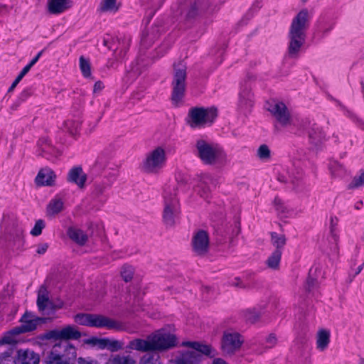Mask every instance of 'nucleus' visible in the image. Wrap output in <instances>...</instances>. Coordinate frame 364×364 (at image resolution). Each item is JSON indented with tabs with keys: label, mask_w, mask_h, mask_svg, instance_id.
<instances>
[{
	"label": "nucleus",
	"mask_w": 364,
	"mask_h": 364,
	"mask_svg": "<svg viewBox=\"0 0 364 364\" xmlns=\"http://www.w3.org/2000/svg\"><path fill=\"white\" fill-rule=\"evenodd\" d=\"M308 134L311 142L316 145L321 142L324 138V134L321 128L316 124L310 125V122H308Z\"/></svg>",
	"instance_id": "28"
},
{
	"label": "nucleus",
	"mask_w": 364,
	"mask_h": 364,
	"mask_svg": "<svg viewBox=\"0 0 364 364\" xmlns=\"http://www.w3.org/2000/svg\"><path fill=\"white\" fill-rule=\"evenodd\" d=\"M80 333L72 326H68L61 329L50 331L48 333V338L58 339H77L80 337Z\"/></svg>",
	"instance_id": "17"
},
{
	"label": "nucleus",
	"mask_w": 364,
	"mask_h": 364,
	"mask_svg": "<svg viewBox=\"0 0 364 364\" xmlns=\"http://www.w3.org/2000/svg\"><path fill=\"white\" fill-rule=\"evenodd\" d=\"M267 110L274 117L277 123L282 127H287L291 124V114L284 103L273 101L268 104Z\"/></svg>",
	"instance_id": "10"
},
{
	"label": "nucleus",
	"mask_w": 364,
	"mask_h": 364,
	"mask_svg": "<svg viewBox=\"0 0 364 364\" xmlns=\"http://www.w3.org/2000/svg\"><path fill=\"white\" fill-rule=\"evenodd\" d=\"M271 241L272 245L276 247L275 250H282L286 244V237L284 235H279L277 232H272Z\"/></svg>",
	"instance_id": "38"
},
{
	"label": "nucleus",
	"mask_w": 364,
	"mask_h": 364,
	"mask_svg": "<svg viewBox=\"0 0 364 364\" xmlns=\"http://www.w3.org/2000/svg\"><path fill=\"white\" fill-rule=\"evenodd\" d=\"M46 227L45 221L42 219L36 220L34 227L31 230L30 233L33 236H39L42 233L43 229Z\"/></svg>",
	"instance_id": "43"
},
{
	"label": "nucleus",
	"mask_w": 364,
	"mask_h": 364,
	"mask_svg": "<svg viewBox=\"0 0 364 364\" xmlns=\"http://www.w3.org/2000/svg\"><path fill=\"white\" fill-rule=\"evenodd\" d=\"M239 105L245 111L249 110L253 105V95L248 88L242 90L239 95Z\"/></svg>",
	"instance_id": "26"
},
{
	"label": "nucleus",
	"mask_w": 364,
	"mask_h": 364,
	"mask_svg": "<svg viewBox=\"0 0 364 364\" xmlns=\"http://www.w3.org/2000/svg\"><path fill=\"white\" fill-rule=\"evenodd\" d=\"M218 116L215 107H192L189 109L186 123L193 129H200L211 125Z\"/></svg>",
	"instance_id": "7"
},
{
	"label": "nucleus",
	"mask_w": 364,
	"mask_h": 364,
	"mask_svg": "<svg viewBox=\"0 0 364 364\" xmlns=\"http://www.w3.org/2000/svg\"><path fill=\"white\" fill-rule=\"evenodd\" d=\"M336 20L332 14L325 13L321 14L315 24V36L319 38L327 36L333 29Z\"/></svg>",
	"instance_id": "13"
},
{
	"label": "nucleus",
	"mask_w": 364,
	"mask_h": 364,
	"mask_svg": "<svg viewBox=\"0 0 364 364\" xmlns=\"http://www.w3.org/2000/svg\"><path fill=\"white\" fill-rule=\"evenodd\" d=\"M213 13L210 0H195L189 6L186 17L189 19L208 16Z\"/></svg>",
	"instance_id": "12"
},
{
	"label": "nucleus",
	"mask_w": 364,
	"mask_h": 364,
	"mask_svg": "<svg viewBox=\"0 0 364 364\" xmlns=\"http://www.w3.org/2000/svg\"><path fill=\"white\" fill-rule=\"evenodd\" d=\"M28 72L29 71L27 70V68H23L22 70L20 72V73L18 75L15 80L11 84V87L9 89V92H11Z\"/></svg>",
	"instance_id": "48"
},
{
	"label": "nucleus",
	"mask_w": 364,
	"mask_h": 364,
	"mask_svg": "<svg viewBox=\"0 0 364 364\" xmlns=\"http://www.w3.org/2000/svg\"><path fill=\"white\" fill-rule=\"evenodd\" d=\"M213 364H228L224 360L217 358L213 360Z\"/></svg>",
	"instance_id": "64"
},
{
	"label": "nucleus",
	"mask_w": 364,
	"mask_h": 364,
	"mask_svg": "<svg viewBox=\"0 0 364 364\" xmlns=\"http://www.w3.org/2000/svg\"><path fill=\"white\" fill-rule=\"evenodd\" d=\"M64 128L71 135H75L80 131V122L78 120L68 119L64 123Z\"/></svg>",
	"instance_id": "37"
},
{
	"label": "nucleus",
	"mask_w": 364,
	"mask_h": 364,
	"mask_svg": "<svg viewBox=\"0 0 364 364\" xmlns=\"http://www.w3.org/2000/svg\"><path fill=\"white\" fill-rule=\"evenodd\" d=\"M38 146L41 148L43 151H48L47 147L49 146V140L47 138H41L38 142Z\"/></svg>",
	"instance_id": "53"
},
{
	"label": "nucleus",
	"mask_w": 364,
	"mask_h": 364,
	"mask_svg": "<svg viewBox=\"0 0 364 364\" xmlns=\"http://www.w3.org/2000/svg\"><path fill=\"white\" fill-rule=\"evenodd\" d=\"M215 186L212 176L208 173L201 174L195 187V191L201 197L207 199L210 195L211 187Z\"/></svg>",
	"instance_id": "18"
},
{
	"label": "nucleus",
	"mask_w": 364,
	"mask_h": 364,
	"mask_svg": "<svg viewBox=\"0 0 364 364\" xmlns=\"http://www.w3.org/2000/svg\"><path fill=\"white\" fill-rule=\"evenodd\" d=\"M177 191L175 183L166 185L164 189L163 220L166 226L174 225L180 216L181 208Z\"/></svg>",
	"instance_id": "4"
},
{
	"label": "nucleus",
	"mask_w": 364,
	"mask_h": 364,
	"mask_svg": "<svg viewBox=\"0 0 364 364\" xmlns=\"http://www.w3.org/2000/svg\"><path fill=\"white\" fill-rule=\"evenodd\" d=\"M243 343L240 334L234 331H226L224 333L221 348L225 354L231 355L238 350Z\"/></svg>",
	"instance_id": "11"
},
{
	"label": "nucleus",
	"mask_w": 364,
	"mask_h": 364,
	"mask_svg": "<svg viewBox=\"0 0 364 364\" xmlns=\"http://www.w3.org/2000/svg\"><path fill=\"white\" fill-rule=\"evenodd\" d=\"M64 203L58 196L50 200L47 205V214L48 215H55L63 210Z\"/></svg>",
	"instance_id": "29"
},
{
	"label": "nucleus",
	"mask_w": 364,
	"mask_h": 364,
	"mask_svg": "<svg viewBox=\"0 0 364 364\" xmlns=\"http://www.w3.org/2000/svg\"><path fill=\"white\" fill-rule=\"evenodd\" d=\"M261 312L257 311L255 309L249 310L247 312L246 318L251 322H255L260 316Z\"/></svg>",
	"instance_id": "49"
},
{
	"label": "nucleus",
	"mask_w": 364,
	"mask_h": 364,
	"mask_svg": "<svg viewBox=\"0 0 364 364\" xmlns=\"http://www.w3.org/2000/svg\"><path fill=\"white\" fill-rule=\"evenodd\" d=\"M127 348L140 352L152 351L149 336H147L146 339L135 338L130 341Z\"/></svg>",
	"instance_id": "23"
},
{
	"label": "nucleus",
	"mask_w": 364,
	"mask_h": 364,
	"mask_svg": "<svg viewBox=\"0 0 364 364\" xmlns=\"http://www.w3.org/2000/svg\"><path fill=\"white\" fill-rule=\"evenodd\" d=\"M107 364H136V363L130 355L117 354L111 356Z\"/></svg>",
	"instance_id": "31"
},
{
	"label": "nucleus",
	"mask_w": 364,
	"mask_h": 364,
	"mask_svg": "<svg viewBox=\"0 0 364 364\" xmlns=\"http://www.w3.org/2000/svg\"><path fill=\"white\" fill-rule=\"evenodd\" d=\"M257 156L262 161H269L271 159V151L268 146L266 144L259 146L257 151Z\"/></svg>",
	"instance_id": "41"
},
{
	"label": "nucleus",
	"mask_w": 364,
	"mask_h": 364,
	"mask_svg": "<svg viewBox=\"0 0 364 364\" xmlns=\"http://www.w3.org/2000/svg\"><path fill=\"white\" fill-rule=\"evenodd\" d=\"M107 188V185L105 183H95L93 193L96 196H99L104 193Z\"/></svg>",
	"instance_id": "50"
},
{
	"label": "nucleus",
	"mask_w": 364,
	"mask_h": 364,
	"mask_svg": "<svg viewBox=\"0 0 364 364\" xmlns=\"http://www.w3.org/2000/svg\"><path fill=\"white\" fill-rule=\"evenodd\" d=\"M339 240H332V244L330 246V250L328 252L329 257L332 259H338L340 255V250L338 246Z\"/></svg>",
	"instance_id": "44"
},
{
	"label": "nucleus",
	"mask_w": 364,
	"mask_h": 364,
	"mask_svg": "<svg viewBox=\"0 0 364 364\" xmlns=\"http://www.w3.org/2000/svg\"><path fill=\"white\" fill-rule=\"evenodd\" d=\"M331 332L329 330L321 328L316 333V348L323 352L327 349L330 343Z\"/></svg>",
	"instance_id": "24"
},
{
	"label": "nucleus",
	"mask_w": 364,
	"mask_h": 364,
	"mask_svg": "<svg viewBox=\"0 0 364 364\" xmlns=\"http://www.w3.org/2000/svg\"><path fill=\"white\" fill-rule=\"evenodd\" d=\"M80 68L82 75L85 77H90L91 76V66L88 59H86L83 56H80L79 59Z\"/></svg>",
	"instance_id": "42"
},
{
	"label": "nucleus",
	"mask_w": 364,
	"mask_h": 364,
	"mask_svg": "<svg viewBox=\"0 0 364 364\" xmlns=\"http://www.w3.org/2000/svg\"><path fill=\"white\" fill-rule=\"evenodd\" d=\"M129 44H130V39L129 38L125 39L122 43V48H117V50L121 49V52L123 51L125 53L126 51L129 49Z\"/></svg>",
	"instance_id": "60"
},
{
	"label": "nucleus",
	"mask_w": 364,
	"mask_h": 364,
	"mask_svg": "<svg viewBox=\"0 0 364 364\" xmlns=\"http://www.w3.org/2000/svg\"><path fill=\"white\" fill-rule=\"evenodd\" d=\"M38 354L30 349H19L17 350L14 364H38Z\"/></svg>",
	"instance_id": "19"
},
{
	"label": "nucleus",
	"mask_w": 364,
	"mask_h": 364,
	"mask_svg": "<svg viewBox=\"0 0 364 364\" xmlns=\"http://www.w3.org/2000/svg\"><path fill=\"white\" fill-rule=\"evenodd\" d=\"M68 235L73 242L79 245H84L87 240V235L82 230L76 228H70Z\"/></svg>",
	"instance_id": "27"
},
{
	"label": "nucleus",
	"mask_w": 364,
	"mask_h": 364,
	"mask_svg": "<svg viewBox=\"0 0 364 364\" xmlns=\"http://www.w3.org/2000/svg\"><path fill=\"white\" fill-rule=\"evenodd\" d=\"M229 280L231 282V285L235 287L245 288L249 286V277L247 274H242L241 276L231 274Z\"/></svg>",
	"instance_id": "33"
},
{
	"label": "nucleus",
	"mask_w": 364,
	"mask_h": 364,
	"mask_svg": "<svg viewBox=\"0 0 364 364\" xmlns=\"http://www.w3.org/2000/svg\"><path fill=\"white\" fill-rule=\"evenodd\" d=\"M63 349L64 352L60 354V356H62L65 361H68V364H70L77 357L76 349L73 346L67 343L63 346Z\"/></svg>",
	"instance_id": "32"
},
{
	"label": "nucleus",
	"mask_w": 364,
	"mask_h": 364,
	"mask_svg": "<svg viewBox=\"0 0 364 364\" xmlns=\"http://www.w3.org/2000/svg\"><path fill=\"white\" fill-rule=\"evenodd\" d=\"M335 166H336V168H338V171H337V170H336V169L334 170V169L333 168V167H331V173H332V174H333L334 176H336V177L341 176H342V174H343V172H344V168H343V166H342L341 165H340V164H335Z\"/></svg>",
	"instance_id": "54"
},
{
	"label": "nucleus",
	"mask_w": 364,
	"mask_h": 364,
	"mask_svg": "<svg viewBox=\"0 0 364 364\" xmlns=\"http://www.w3.org/2000/svg\"><path fill=\"white\" fill-rule=\"evenodd\" d=\"M98 338L92 337L89 339H87L85 341V343L90 344L92 346H97V340H98Z\"/></svg>",
	"instance_id": "63"
},
{
	"label": "nucleus",
	"mask_w": 364,
	"mask_h": 364,
	"mask_svg": "<svg viewBox=\"0 0 364 364\" xmlns=\"http://www.w3.org/2000/svg\"><path fill=\"white\" fill-rule=\"evenodd\" d=\"M277 343V338L274 334L269 335L265 340V347L261 348H254L253 351L258 355L262 354L266 351L267 349H269L276 346Z\"/></svg>",
	"instance_id": "35"
},
{
	"label": "nucleus",
	"mask_w": 364,
	"mask_h": 364,
	"mask_svg": "<svg viewBox=\"0 0 364 364\" xmlns=\"http://www.w3.org/2000/svg\"><path fill=\"white\" fill-rule=\"evenodd\" d=\"M193 153L206 165L222 163L226 159L225 153L218 144L203 138L196 140Z\"/></svg>",
	"instance_id": "3"
},
{
	"label": "nucleus",
	"mask_w": 364,
	"mask_h": 364,
	"mask_svg": "<svg viewBox=\"0 0 364 364\" xmlns=\"http://www.w3.org/2000/svg\"><path fill=\"white\" fill-rule=\"evenodd\" d=\"M68 180L75 183L79 188H83L87 180V175L80 166H75L69 171Z\"/></svg>",
	"instance_id": "22"
},
{
	"label": "nucleus",
	"mask_w": 364,
	"mask_h": 364,
	"mask_svg": "<svg viewBox=\"0 0 364 364\" xmlns=\"http://www.w3.org/2000/svg\"><path fill=\"white\" fill-rule=\"evenodd\" d=\"M77 362L78 364H99L97 360H92L91 358H79Z\"/></svg>",
	"instance_id": "57"
},
{
	"label": "nucleus",
	"mask_w": 364,
	"mask_h": 364,
	"mask_svg": "<svg viewBox=\"0 0 364 364\" xmlns=\"http://www.w3.org/2000/svg\"><path fill=\"white\" fill-rule=\"evenodd\" d=\"M182 346L191 348L194 350H188L181 353L169 361L168 364H198L200 361V353L210 355L211 348L208 345L196 341H186L181 343Z\"/></svg>",
	"instance_id": "5"
},
{
	"label": "nucleus",
	"mask_w": 364,
	"mask_h": 364,
	"mask_svg": "<svg viewBox=\"0 0 364 364\" xmlns=\"http://www.w3.org/2000/svg\"><path fill=\"white\" fill-rule=\"evenodd\" d=\"M310 18L309 11L304 9L301 10L292 19L288 33L289 43L287 55L289 58H299L301 48L306 41Z\"/></svg>",
	"instance_id": "1"
},
{
	"label": "nucleus",
	"mask_w": 364,
	"mask_h": 364,
	"mask_svg": "<svg viewBox=\"0 0 364 364\" xmlns=\"http://www.w3.org/2000/svg\"><path fill=\"white\" fill-rule=\"evenodd\" d=\"M97 341V346L100 349L107 348L108 338H99Z\"/></svg>",
	"instance_id": "58"
},
{
	"label": "nucleus",
	"mask_w": 364,
	"mask_h": 364,
	"mask_svg": "<svg viewBox=\"0 0 364 364\" xmlns=\"http://www.w3.org/2000/svg\"><path fill=\"white\" fill-rule=\"evenodd\" d=\"M75 321L82 326L95 327L97 328H105L114 331H127L134 333L127 323L102 314H79L75 316Z\"/></svg>",
	"instance_id": "2"
},
{
	"label": "nucleus",
	"mask_w": 364,
	"mask_h": 364,
	"mask_svg": "<svg viewBox=\"0 0 364 364\" xmlns=\"http://www.w3.org/2000/svg\"><path fill=\"white\" fill-rule=\"evenodd\" d=\"M364 186V171L361 172L359 176H355L351 183L349 184V188H356Z\"/></svg>",
	"instance_id": "45"
},
{
	"label": "nucleus",
	"mask_w": 364,
	"mask_h": 364,
	"mask_svg": "<svg viewBox=\"0 0 364 364\" xmlns=\"http://www.w3.org/2000/svg\"><path fill=\"white\" fill-rule=\"evenodd\" d=\"M31 95V90L30 88L25 89L20 95L19 99L21 101H25Z\"/></svg>",
	"instance_id": "59"
},
{
	"label": "nucleus",
	"mask_w": 364,
	"mask_h": 364,
	"mask_svg": "<svg viewBox=\"0 0 364 364\" xmlns=\"http://www.w3.org/2000/svg\"><path fill=\"white\" fill-rule=\"evenodd\" d=\"M135 271H136V269L133 265L124 264L122 266L119 273H134Z\"/></svg>",
	"instance_id": "52"
},
{
	"label": "nucleus",
	"mask_w": 364,
	"mask_h": 364,
	"mask_svg": "<svg viewBox=\"0 0 364 364\" xmlns=\"http://www.w3.org/2000/svg\"><path fill=\"white\" fill-rule=\"evenodd\" d=\"M55 348L56 346L54 347L53 350L48 356L44 364H68V361H65L63 358L60 356V354L54 352L56 351Z\"/></svg>",
	"instance_id": "39"
},
{
	"label": "nucleus",
	"mask_w": 364,
	"mask_h": 364,
	"mask_svg": "<svg viewBox=\"0 0 364 364\" xmlns=\"http://www.w3.org/2000/svg\"><path fill=\"white\" fill-rule=\"evenodd\" d=\"M208 233L203 230L197 231L192 238V249L193 252L199 256L205 255L209 249Z\"/></svg>",
	"instance_id": "15"
},
{
	"label": "nucleus",
	"mask_w": 364,
	"mask_h": 364,
	"mask_svg": "<svg viewBox=\"0 0 364 364\" xmlns=\"http://www.w3.org/2000/svg\"><path fill=\"white\" fill-rule=\"evenodd\" d=\"M123 345L122 343L117 341V340H109L108 338L107 346V348L110 350L111 351H117L118 350L122 349Z\"/></svg>",
	"instance_id": "47"
},
{
	"label": "nucleus",
	"mask_w": 364,
	"mask_h": 364,
	"mask_svg": "<svg viewBox=\"0 0 364 364\" xmlns=\"http://www.w3.org/2000/svg\"><path fill=\"white\" fill-rule=\"evenodd\" d=\"M72 6V0H47V10L53 15L61 14Z\"/></svg>",
	"instance_id": "20"
},
{
	"label": "nucleus",
	"mask_w": 364,
	"mask_h": 364,
	"mask_svg": "<svg viewBox=\"0 0 364 364\" xmlns=\"http://www.w3.org/2000/svg\"><path fill=\"white\" fill-rule=\"evenodd\" d=\"M104 86L102 82H96L94 85V92L100 91L103 89Z\"/></svg>",
	"instance_id": "62"
},
{
	"label": "nucleus",
	"mask_w": 364,
	"mask_h": 364,
	"mask_svg": "<svg viewBox=\"0 0 364 364\" xmlns=\"http://www.w3.org/2000/svg\"><path fill=\"white\" fill-rule=\"evenodd\" d=\"M119 9V4L117 0H102L100 10L102 12H117Z\"/></svg>",
	"instance_id": "34"
},
{
	"label": "nucleus",
	"mask_w": 364,
	"mask_h": 364,
	"mask_svg": "<svg viewBox=\"0 0 364 364\" xmlns=\"http://www.w3.org/2000/svg\"><path fill=\"white\" fill-rule=\"evenodd\" d=\"M139 364H162L159 358H155L153 355H143Z\"/></svg>",
	"instance_id": "46"
},
{
	"label": "nucleus",
	"mask_w": 364,
	"mask_h": 364,
	"mask_svg": "<svg viewBox=\"0 0 364 364\" xmlns=\"http://www.w3.org/2000/svg\"><path fill=\"white\" fill-rule=\"evenodd\" d=\"M282 256V250H274L271 256L268 258L267 264L268 267L275 269L279 264Z\"/></svg>",
	"instance_id": "40"
},
{
	"label": "nucleus",
	"mask_w": 364,
	"mask_h": 364,
	"mask_svg": "<svg viewBox=\"0 0 364 364\" xmlns=\"http://www.w3.org/2000/svg\"><path fill=\"white\" fill-rule=\"evenodd\" d=\"M43 53V51H40L32 60L28 64L26 65L24 68H27V70L29 71L31 70V68L38 62V60H39L40 57L41 56Z\"/></svg>",
	"instance_id": "56"
},
{
	"label": "nucleus",
	"mask_w": 364,
	"mask_h": 364,
	"mask_svg": "<svg viewBox=\"0 0 364 364\" xmlns=\"http://www.w3.org/2000/svg\"><path fill=\"white\" fill-rule=\"evenodd\" d=\"M274 207L281 219L291 218L294 215V210L287 205L282 199L276 197L274 200Z\"/></svg>",
	"instance_id": "25"
},
{
	"label": "nucleus",
	"mask_w": 364,
	"mask_h": 364,
	"mask_svg": "<svg viewBox=\"0 0 364 364\" xmlns=\"http://www.w3.org/2000/svg\"><path fill=\"white\" fill-rule=\"evenodd\" d=\"M338 219L336 216H331L330 218V237L331 240H339V231L338 229Z\"/></svg>",
	"instance_id": "36"
},
{
	"label": "nucleus",
	"mask_w": 364,
	"mask_h": 364,
	"mask_svg": "<svg viewBox=\"0 0 364 364\" xmlns=\"http://www.w3.org/2000/svg\"><path fill=\"white\" fill-rule=\"evenodd\" d=\"M317 284L316 279L315 277L312 274H309L307 279H306V287L308 290H311L312 288H314Z\"/></svg>",
	"instance_id": "51"
},
{
	"label": "nucleus",
	"mask_w": 364,
	"mask_h": 364,
	"mask_svg": "<svg viewBox=\"0 0 364 364\" xmlns=\"http://www.w3.org/2000/svg\"><path fill=\"white\" fill-rule=\"evenodd\" d=\"M51 304L48 292L45 287H42L38 291L37 305L40 311H44Z\"/></svg>",
	"instance_id": "30"
},
{
	"label": "nucleus",
	"mask_w": 364,
	"mask_h": 364,
	"mask_svg": "<svg viewBox=\"0 0 364 364\" xmlns=\"http://www.w3.org/2000/svg\"><path fill=\"white\" fill-rule=\"evenodd\" d=\"M43 321V318L36 316L31 312H26L21 319V326L16 327L11 331L15 336L29 332L36 329L37 326Z\"/></svg>",
	"instance_id": "14"
},
{
	"label": "nucleus",
	"mask_w": 364,
	"mask_h": 364,
	"mask_svg": "<svg viewBox=\"0 0 364 364\" xmlns=\"http://www.w3.org/2000/svg\"><path fill=\"white\" fill-rule=\"evenodd\" d=\"M167 155L162 146H156L147 152L141 161L140 168L144 173L158 174L166 166Z\"/></svg>",
	"instance_id": "6"
},
{
	"label": "nucleus",
	"mask_w": 364,
	"mask_h": 364,
	"mask_svg": "<svg viewBox=\"0 0 364 364\" xmlns=\"http://www.w3.org/2000/svg\"><path fill=\"white\" fill-rule=\"evenodd\" d=\"M23 233H24V230L22 228L16 227V233H15L16 237H18V238L23 237Z\"/></svg>",
	"instance_id": "61"
},
{
	"label": "nucleus",
	"mask_w": 364,
	"mask_h": 364,
	"mask_svg": "<svg viewBox=\"0 0 364 364\" xmlns=\"http://www.w3.org/2000/svg\"><path fill=\"white\" fill-rule=\"evenodd\" d=\"M48 248V245L47 243L39 244L36 247V252L38 255H43L46 252Z\"/></svg>",
	"instance_id": "55"
},
{
	"label": "nucleus",
	"mask_w": 364,
	"mask_h": 364,
	"mask_svg": "<svg viewBox=\"0 0 364 364\" xmlns=\"http://www.w3.org/2000/svg\"><path fill=\"white\" fill-rule=\"evenodd\" d=\"M152 351H161L176 346V338L163 329L149 335Z\"/></svg>",
	"instance_id": "9"
},
{
	"label": "nucleus",
	"mask_w": 364,
	"mask_h": 364,
	"mask_svg": "<svg viewBox=\"0 0 364 364\" xmlns=\"http://www.w3.org/2000/svg\"><path fill=\"white\" fill-rule=\"evenodd\" d=\"M14 336L15 335L10 331L0 338V364H4L11 360V352L8 345L16 342Z\"/></svg>",
	"instance_id": "16"
},
{
	"label": "nucleus",
	"mask_w": 364,
	"mask_h": 364,
	"mask_svg": "<svg viewBox=\"0 0 364 364\" xmlns=\"http://www.w3.org/2000/svg\"><path fill=\"white\" fill-rule=\"evenodd\" d=\"M55 175L49 168H41L36 178L35 182L38 186H50L54 183Z\"/></svg>",
	"instance_id": "21"
},
{
	"label": "nucleus",
	"mask_w": 364,
	"mask_h": 364,
	"mask_svg": "<svg viewBox=\"0 0 364 364\" xmlns=\"http://www.w3.org/2000/svg\"><path fill=\"white\" fill-rule=\"evenodd\" d=\"M173 69L171 100L173 104L178 106L182 101L185 94L186 65L183 61H180L173 65Z\"/></svg>",
	"instance_id": "8"
}]
</instances>
